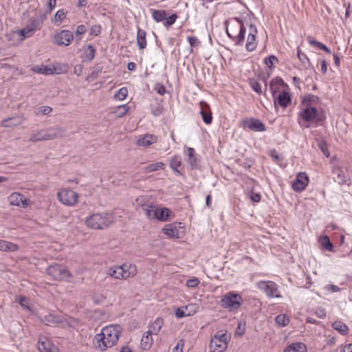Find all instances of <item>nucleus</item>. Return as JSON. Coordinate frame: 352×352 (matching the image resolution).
Segmentation results:
<instances>
[{
	"label": "nucleus",
	"instance_id": "obj_1",
	"mask_svg": "<svg viewBox=\"0 0 352 352\" xmlns=\"http://www.w3.org/2000/svg\"><path fill=\"white\" fill-rule=\"evenodd\" d=\"M119 327V326H107L102 329L101 333L95 336L94 342L101 351H105L116 344L120 336Z\"/></svg>",
	"mask_w": 352,
	"mask_h": 352
},
{
	"label": "nucleus",
	"instance_id": "obj_2",
	"mask_svg": "<svg viewBox=\"0 0 352 352\" xmlns=\"http://www.w3.org/2000/svg\"><path fill=\"white\" fill-rule=\"evenodd\" d=\"M299 116L305 121V124H301L300 121H298V124L301 126L305 128H309L311 126V123L313 124L314 127H318L322 126L326 120V116L324 112L318 113L316 107H311L309 104H306V107L302 109L300 113Z\"/></svg>",
	"mask_w": 352,
	"mask_h": 352
},
{
	"label": "nucleus",
	"instance_id": "obj_3",
	"mask_svg": "<svg viewBox=\"0 0 352 352\" xmlns=\"http://www.w3.org/2000/svg\"><path fill=\"white\" fill-rule=\"evenodd\" d=\"M231 25L228 28V21H225L226 34L236 45H242L244 43L246 29L243 20L240 17H233L230 19Z\"/></svg>",
	"mask_w": 352,
	"mask_h": 352
},
{
	"label": "nucleus",
	"instance_id": "obj_4",
	"mask_svg": "<svg viewBox=\"0 0 352 352\" xmlns=\"http://www.w3.org/2000/svg\"><path fill=\"white\" fill-rule=\"evenodd\" d=\"M65 130L63 127H49L34 131L30 138V141L37 142L41 141H49L62 138Z\"/></svg>",
	"mask_w": 352,
	"mask_h": 352
},
{
	"label": "nucleus",
	"instance_id": "obj_5",
	"mask_svg": "<svg viewBox=\"0 0 352 352\" xmlns=\"http://www.w3.org/2000/svg\"><path fill=\"white\" fill-rule=\"evenodd\" d=\"M113 219V215L107 212L96 213L86 219L88 227L94 230H104L108 228Z\"/></svg>",
	"mask_w": 352,
	"mask_h": 352
},
{
	"label": "nucleus",
	"instance_id": "obj_6",
	"mask_svg": "<svg viewBox=\"0 0 352 352\" xmlns=\"http://www.w3.org/2000/svg\"><path fill=\"white\" fill-rule=\"evenodd\" d=\"M243 302V300L239 294L230 292L223 296L220 305L230 312H236Z\"/></svg>",
	"mask_w": 352,
	"mask_h": 352
},
{
	"label": "nucleus",
	"instance_id": "obj_7",
	"mask_svg": "<svg viewBox=\"0 0 352 352\" xmlns=\"http://www.w3.org/2000/svg\"><path fill=\"white\" fill-rule=\"evenodd\" d=\"M136 267L135 265L128 266L124 264L120 266H115L107 270V274L116 279H126L135 274Z\"/></svg>",
	"mask_w": 352,
	"mask_h": 352
},
{
	"label": "nucleus",
	"instance_id": "obj_8",
	"mask_svg": "<svg viewBox=\"0 0 352 352\" xmlns=\"http://www.w3.org/2000/svg\"><path fill=\"white\" fill-rule=\"evenodd\" d=\"M46 272L54 280L69 281V278L72 277L71 272L67 268L59 264L48 266L46 268Z\"/></svg>",
	"mask_w": 352,
	"mask_h": 352
},
{
	"label": "nucleus",
	"instance_id": "obj_9",
	"mask_svg": "<svg viewBox=\"0 0 352 352\" xmlns=\"http://www.w3.org/2000/svg\"><path fill=\"white\" fill-rule=\"evenodd\" d=\"M181 224L182 223L177 221L167 224L162 229V232L169 238H182L185 234V229Z\"/></svg>",
	"mask_w": 352,
	"mask_h": 352
},
{
	"label": "nucleus",
	"instance_id": "obj_10",
	"mask_svg": "<svg viewBox=\"0 0 352 352\" xmlns=\"http://www.w3.org/2000/svg\"><path fill=\"white\" fill-rule=\"evenodd\" d=\"M228 337L226 333L218 332L214 335L210 342V348L212 352H223L228 347Z\"/></svg>",
	"mask_w": 352,
	"mask_h": 352
},
{
	"label": "nucleus",
	"instance_id": "obj_11",
	"mask_svg": "<svg viewBox=\"0 0 352 352\" xmlns=\"http://www.w3.org/2000/svg\"><path fill=\"white\" fill-rule=\"evenodd\" d=\"M258 287L261 289L263 290L270 298H282L278 290V285L273 281H260L258 283Z\"/></svg>",
	"mask_w": 352,
	"mask_h": 352
},
{
	"label": "nucleus",
	"instance_id": "obj_12",
	"mask_svg": "<svg viewBox=\"0 0 352 352\" xmlns=\"http://www.w3.org/2000/svg\"><path fill=\"white\" fill-rule=\"evenodd\" d=\"M73 33L68 30H63L57 32L53 38V43L58 46H69L74 41Z\"/></svg>",
	"mask_w": 352,
	"mask_h": 352
},
{
	"label": "nucleus",
	"instance_id": "obj_13",
	"mask_svg": "<svg viewBox=\"0 0 352 352\" xmlns=\"http://www.w3.org/2000/svg\"><path fill=\"white\" fill-rule=\"evenodd\" d=\"M244 130L250 129L255 132H263L266 131L265 125L259 119L251 118L243 120L241 124Z\"/></svg>",
	"mask_w": 352,
	"mask_h": 352
},
{
	"label": "nucleus",
	"instance_id": "obj_14",
	"mask_svg": "<svg viewBox=\"0 0 352 352\" xmlns=\"http://www.w3.org/2000/svg\"><path fill=\"white\" fill-rule=\"evenodd\" d=\"M58 197L62 204L67 206H74L77 202L78 195L71 189H65L58 193Z\"/></svg>",
	"mask_w": 352,
	"mask_h": 352
},
{
	"label": "nucleus",
	"instance_id": "obj_15",
	"mask_svg": "<svg viewBox=\"0 0 352 352\" xmlns=\"http://www.w3.org/2000/svg\"><path fill=\"white\" fill-rule=\"evenodd\" d=\"M309 182L307 175L305 172L299 173L292 182V188L296 192H301L305 189Z\"/></svg>",
	"mask_w": 352,
	"mask_h": 352
},
{
	"label": "nucleus",
	"instance_id": "obj_16",
	"mask_svg": "<svg viewBox=\"0 0 352 352\" xmlns=\"http://www.w3.org/2000/svg\"><path fill=\"white\" fill-rule=\"evenodd\" d=\"M332 173L334 175L333 179L339 185H349L351 179L345 170L340 166H335L332 169Z\"/></svg>",
	"mask_w": 352,
	"mask_h": 352
},
{
	"label": "nucleus",
	"instance_id": "obj_17",
	"mask_svg": "<svg viewBox=\"0 0 352 352\" xmlns=\"http://www.w3.org/2000/svg\"><path fill=\"white\" fill-rule=\"evenodd\" d=\"M256 26L254 24H250L247 42L245 43V49L248 52H252L256 49L257 46V42L256 41Z\"/></svg>",
	"mask_w": 352,
	"mask_h": 352
},
{
	"label": "nucleus",
	"instance_id": "obj_18",
	"mask_svg": "<svg viewBox=\"0 0 352 352\" xmlns=\"http://www.w3.org/2000/svg\"><path fill=\"white\" fill-rule=\"evenodd\" d=\"M174 217L175 214L170 209L166 207L156 206V215L155 216V220L166 222L171 220Z\"/></svg>",
	"mask_w": 352,
	"mask_h": 352
},
{
	"label": "nucleus",
	"instance_id": "obj_19",
	"mask_svg": "<svg viewBox=\"0 0 352 352\" xmlns=\"http://www.w3.org/2000/svg\"><path fill=\"white\" fill-rule=\"evenodd\" d=\"M199 105L201 108L199 113L201 116L203 121L206 124H211L212 121V116L209 104L205 101H201L199 102Z\"/></svg>",
	"mask_w": 352,
	"mask_h": 352
},
{
	"label": "nucleus",
	"instance_id": "obj_20",
	"mask_svg": "<svg viewBox=\"0 0 352 352\" xmlns=\"http://www.w3.org/2000/svg\"><path fill=\"white\" fill-rule=\"evenodd\" d=\"M274 103L276 108L277 104L283 108H286L291 102V97L289 94L286 91H283L278 96L274 98Z\"/></svg>",
	"mask_w": 352,
	"mask_h": 352
},
{
	"label": "nucleus",
	"instance_id": "obj_21",
	"mask_svg": "<svg viewBox=\"0 0 352 352\" xmlns=\"http://www.w3.org/2000/svg\"><path fill=\"white\" fill-rule=\"evenodd\" d=\"M38 349L40 352H58V349L46 338L39 339L38 342Z\"/></svg>",
	"mask_w": 352,
	"mask_h": 352
},
{
	"label": "nucleus",
	"instance_id": "obj_22",
	"mask_svg": "<svg viewBox=\"0 0 352 352\" xmlns=\"http://www.w3.org/2000/svg\"><path fill=\"white\" fill-rule=\"evenodd\" d=\"M281 86H287L280 77H276L272 79L270 82V90L273 98H275L276 93L279 91Z\"/></svg>",
	"mask_w": 352,
	"mask_h": 352
},
{
	"label": "nucleus",
	"instance_id": "obj_23",
	"mask_svg": "<svg viewBox=\"0 0 352 352\" xmlns=\"http://www.w3.org/2000/svg\"><path fill=\"white\" fill-rule=\"evenodd\" d=\"M23 123V120L19 116H12L1 120V125L3 127L16 126Z\"/></svg>",
	"mask_w": 352,
	"mask_h": 352
},
{
	"label": "nucleus",
	"instance_id": "obj_24",
	"mask_svg": "<svg viewBox=\"0 0 352 352\" xmlns=\"http://www.w3.org/2000/svg\"><path fill=\"white\" fill-rule=\"evenodd\" d=\"M182 157L179 155H175L170 161V167L177 175H183L182 167Z\"/></svg>",
	"mask_w": 352,
	"mask_h": 352
},
{
	"label": "nucleus",
	"instance_id": "obj_25",
	"mask_svg": "<svg viewBox=\"0 0 352 352\" xmlns=\"http://www.w3.org/2000/svg\"><path fill=\"white\" fill-rule=\"evenodd\" d=\"M188 159L187 162L191 166L192 169L197 168L199 166V160L197 157L195 151L193 148H188Z\"/></svg>",
	"mask_w": 352,
	"mask_h": 352
},
{
	"label": "nucleus",
	"instance_id": "obj_26",
	"mask_svg": "<svg viewBox=\"0 0 352 352\" xmlns=\"http://www.w3.org/2000/svg\"><path fill=\"white\" fill-rule=\"evenodd\" d=\"M157 140V138L152 134H146L138 140V145L141 146H150Z\"/></svg>",
	"mask_w": 352,
	"mask_h": 352
},
{
	"label": "nucleus",
	"instance_id": "obj_27",
	"mask_svg": "<svg viewBox=\"0 0 352 352\" xmlns=\"http://www.w3.org/2000/svg\"><path fill=\"white\" fill-rule=\"evenodd\" d=\"M283 352H307V346L302 342H294L285 349Z\"/></svg>",
	"mask_w": 352,
	"mask_h": 352
},
{
	"label": "nucleus",
	"instance_id": "obj_28",
	"mask_svg": "<svg viewBox=\"0 0 352 352\" xmlns=\"http://www.w3.org/2000/svg\"><path fill=\"white\" fill-rule=\"evenodd\" d=\"M146 32L140 28H138V32H137V43L138 45V47L140 50H143L146 48L147 42L146 39Z\"/></svg>",
	"mask_w": 352,
	"mask_h": 352
},
{
	"label": "nucleus",
	"instance_id": "obj_29",
	"mask_svg": "<svg viewBox=\"0 0 352 352\" xmlns=\"http://www.w3.org/2000/svg\"><path fill=\"white\" fill-rule=\"evenodd\" d=\"M152 333L147 331H146L141 340L142 348L144 350L149 349L153 343Z\"/></svg>",
	"mask_w": 352,
	"mask_h": 352
},
{
	"label": "nucleus",
	"instance_id": "obj_30",
	"mask_svg": "<svg viewBox=\"0 0 352 352\" xmlns=\"http://www.w3.org/2000/svg\"><path fill=\"white\" fill-rule=\"evenodd\" d=\"M142 209L149 220H155V216L156 215V206L149 204L143 205Z\"/></svg>",
	"mask_w": 352,
	"mask_h": 352
},
{
	"label": "nucleus",
	"instance_id": "obj_31",
	"mask_svg": "<svg viewBox=\"0 0 352 352\" xmlns=\"http://www.w3.org/2000/svg\"><path fill=\"white\" fill-rule=\"evenodd\" d=\"M164 324V320L162 318H157L149 327L148 331L152 334L157 335L161 330Z\"/></svg>",
	"mask_w": 352,
	"mask_h": 352
},
{
	"label": "nucleus",
	"instance_id": "obj_32",
	"mask_svg": "<svg viewBox=\"0 0 352 352\" xmlns=\"http://www.w3.org/2000/svg\"><path fill=\"white\" fill-rule=\"evenodd\" d=\"M151 12L153 19L157 23L162 22L166 19V11L165 10L151 9Z\"/></svg>",
	"mask_w": 352,
	"mask_h": 352
},
{
	"label": "nucleus",
	"instance_id": "obj_33",
	"mask_svg": "<svg viewBox=\"0 0 352 352\" xmlns=\"http://www.w3.org/2000/svg\"><path fill=\"white\" fill-rule=\"evenodd\" d=\"M195 305H189L185 307H179L175 311V316L177 318H182L186 316H192L194 314H195L196 311L194 310L192 312H188L187 314L185 313L184 310H188V309L191 308L192 307H194Z\"/></svg>",
	"mask_w": 352,
	"mask_h": 352
},
{
	"label": "nucleus",
	"instance_id": "obj_34",
	"mask_svg": "<svg viewBox=\"0 0 352 352\" xmlns=\"http://www.w3.org/2000/svg\"><path fill=\"white\" fill-rule=\"evenodd\" d=\"M42 321L45 322L47 325L58 324L62 322V320L60 316L52 314L45 316Z\"/></svg>",
	"mask_w": 352,
	"mask_h": 352
},
{
	"label": "nucleus",
	"instance_id": "obj_35",
	"mask_svg": "<svg viewBox=\"0 0 352 352\" xmlns=\"http://www.w3.org/2000/svg\"><path fill=\"white\" fill-rule=\"evenodd\" d=\"M23 195L19 192H14L11 194L8 197L10 204L13 206L21 207V202H23Z\"/></svg>",
	"mask_w": 352,
	"mask_h": 352
},
{
	"label": "nucleus",
	"instance_id": "obj_36",
	"mask_svg": "<svg viewBox=\"0 0 352 352\" xmlns=\"http://www.w3.org/2000/svg\"><path fill=\"white\" fill-rule=\"evenodd\" d=\"M18 246L12 243L0 240V250L5 252H14L17 250Z\"/></svg>",
	"mask_w": 352,
	"mask_h": 352
},
{
	"label": "nucleus",
	"instance_id": "obj_37",
	"mask_svg": "<svg viewBox=\"0 0 352 352\" xmlns=\"http://www.w3.org/2000/svg\"><path fill=\"white\" fill-rule=\"evenodd\" d=\"M332 327L338 331V332H340L342 335L343 336H345L349 332V327L348 326L341 322V321H335L333 324H332Z\"/></svg>",
	"mask_w": 352,
	"mask_h": 352
},
{
	"label": "nucleus",
	"instance_id": "obj_38",
	"mask_svg": "<svg viewBox=\"0 0 352 352\" xmlns=\"http://www.w3.org/2000/svg\"><path fill=\"white\" fill-rule=\"evenodd\" d=\"M164 168V164L162 162L150 164L144 168V172L149 173L158 170H163Z\"/></svg>",
	"mask_w": 352,
	"mask_h": 352
},
{
	"label": "nucleus",
	"instance_id": "obj_39",
	"mask_svg": "<svg viewBox=\"0 0 352 352\" xmlns=\"http://www.w3.org/2000/svg\"><path fill=\"white\" fill-rule=\"evenodd\" d=\"M320 243L324 250L329 252H332L333 250V245L331 242L329 237L328 236L324 235L322 236L320 239Z\"/></svg>",
	"mask_w": 352,
	"mask_h": 352
},
{
	"label": "nucleus",
	"instance_id": "obj_40",
	"mask_svg": "<svg viewBox=\"0 0 352 352\" xmlns=\"http://www.w3.org/2000/svg\"><path fill=\"white\" fill-rule=\"evenodd\" d=\"M275 321L279 327H285L288 324L289 319L285 314H279L276 317Z\"/></svg>",
	"mask_w": 352,
	"mask_h": 352
},
{
	"label": "nucleus",
	"instance_id": "obj_41",
	"mask_svg": "<svg viewBox=\"0 0 352 352\" xmlns=\"http://www.w3.org/2000/svg\"><path fill=\"white\" fill-rule=\"evenodd\" d=\"M52 111V108L50 106H42L36 108L34 113L36 116L38 115H48Z\"/></svg>",
	"mask_w": 352,
	"mask_h": 352
},
{
	"label": "nucleus",
	"instance_id": "obj_42",
	"mask_svg": "<svg viewBox=\"0 0 352 352\" xmlns=\"http://www.w3.org/2000/svg\"><path fill=\"white\" fill-rule=\"evenodd\" d=\"M34 32L27 26L18 32L19 35L21 36V40H24L26 38L32 36L34 34Z\"/></svg>",
	"mask_w": 352,
	"mask_h": 352
},
{
	"label": "nucleus",
	"instance_id": "obj_43",
	"mask_svg": "<svg viewBox=\"0 0 352 352\" xmlns=\"http://www.w3.org/2000/svg\"><path fill=\"white\" fill-rule=\"evenodd\" d=\"M95 53L94 47L91 44L88 45L85 50L86 58L88 62H91L94 59Z\"/></svg>",
	"mask_w": 352,
	"mask_h": 352
},
{
	"label": "nucleus",
	"instance_id": "obj_44",
	"mask_svg": "<svg viewBox=\"0 0 352 352\" xmlns=\"http://www.w3.org/2000/svg\"><path fill=\"white\" fill-rule=\"evenodd\" d=\"M320 100V98L317 96H315V95H313V94H307L306 95L302 100V104L308 102L310 105V104H318V102Z\"/></svg>",
	"mask_w": 352,
	"mask_h": 352
},
{
	"label": "nucleus",
	"instance_id": "obj_45",
	"mask_svg": "<svg viewBox=\"0 0 352 352\" xmlns=\"http://www.w3.org/2000/svg\"><path fill=\"white\" fill-rule=\"evenodd\" d=\"M32 70L34 72H37L38 74H52L53 71L51 68H49L47 66H42V67H34Z\"/></svg>",
	"mask_w": 352,
	"mask_h": 352
},
{
	"label": "nucleus",
	"instance_id": "obj_46",
	"mask_svg": "<svg viewBox=\"0 0 352 352\" xmlns=\"http://www.w3.org/2000/svg\"><path fill=\"white\" fill-rule=\"evenodd\" d=\"M128 95V89L126 87L120 88L115 94V98L119 100H123Z\"/></svg>",
	"mask_w": 352,
	"mask_h": 352
},
{
	"label": "nucleus",
	"instance_id": "obj_47",
	"mask_svg": "<svg viewBox=\"0 0 352 352\" xmlns=\"http://www.w3.org/2000/svg\"><path fill=\"white\" fill-rule=\"evenodd\" d=\"M251 88L256 92L258 95L262 94V89L261 84L255 80H251L250 82Z\"/></svg>",
	"mask_w": 352,
	"mask_h": 352
},
{
	"label": "nucleus",
	"instance_id": "obj_48",
	"mask_svg": "<svg viewBox=\"0 0 352 352\" xmlns=\"http://www.w3.org/2000/svg\"><path fill=\"white\" fill-rule=\"evenodd\" d=\"M297 56L302 63L304 64L305 63V62H307L309 65H311V62L305 53L301 52V50L299 48H298L297 50Z\"/></svg>",
	"mask_w": 352,
	"mask_h": 352
},
{
	"label": "nucleus",
	"instance_id": "obj_49",
	"mask_svg": "<svg viewBox=\"0 0 352 352\" xmlns=\"http://www.w3.org/2000/svg\"><path fill=\"white\" fill-rule=\"evenodd\" d=\"M177 19V15L175 13L171 14L168 17L166 16V19H165L166 21L164 23V26L166 28L171 26L172 25H173L175 23Z\"/></svg>",
	"mask_w": 352,
	"mask_h": 352
},
{
	"label": "nucleus",
	"instance_id": "obj_50",
	"mask_svg": "<svg viewBox=\"0 0 352 352\" xmlns=\"http://www.w3.org/2000/svg\"><path fill=\"white\" fill-rule=\"evenodd\" d=\"M67 14V11H65L63 9L58 10L54 16V18L56 21H58L59 22H62L63 19L65 18L66 15Z\"/></svg>",
	"mask_w": 352,
	"mask_h": 352
},
{
	"label": "nucleus",
	"instance_id": "obj_51",
	"mask_svg": "<svg viewBox=\"0 0 352 352\" xmlns=\"http://www.w3.org/2000/svg\"><path fill=\"white\" fill-rule=\"evenodd\" d=\"M274 62H278V58L274 55H270L264 59V63L270 68L273 66Z\"/></svg>",
	"mask_w": 352,
	"mask_h": 352
},
{
	"label": "nucleus",
	"instance_id": "obj_52",
	"mask_svg": "<svg viewBox=\"0 0 352 352\" xmlns=\"http://www.w3.org/2000/svg\"><path fill=\"white\" fill-rule=\"evenodd\" d=\"M41 22L38 19L32 20L28 25V28H30L34 32L36 30L40 29Z\"/></svg>",
	"mask_w": 352,
	"mask_h": 352
},
{
	"label": "nucleus",
	"instance_id": "obj_53",
	"mask_svg": "<svg viewBox=\"0 0 352 352\" xmlns=\"http://www.w3.org/2000/svg\"><path fill=\"white\" fill-rule=\"evenodd\" d=\"M307 41H308V43H309L311 45H312V46H314V47H316V48H318V49H320V50H321V49H322V46H323V45H324V43H321V42H319V41H318L315 40L314 38H312V37H311V36H308V37H307Z\"/></svg>",
	"mask_w": 352,
	"mask_h": 352
},
{
	"label": "nucleus",
	"instance_id": "obj_54",
	"mask_svg": "<svg viewBox=\"0 0 352 352\" xmlns=\"http://www.w3.org/2000/svg\"><path fill=\"white\" fill-rule=\"evenodd\" d=\"M129 109V107L126 104L124 105H120L118 107V114L119 117H123L125 116L128 111Z\"/></svg>",
	"mask_w": 352,
	"mask_h": 352
},
{
	"label": "nucleus",
	"instance_id": "obj_55",
	"mask_svg": "<svg viewBox=\"0 0 352 352\" xmlns=\"http://www.w3.org/2000/svg\"><path fill=\"white\" fill-rule=\"evenodd\" d=\"M101 26L100 25H94L91 26L89 34L94 36H98L101 33Z\"/></svg>",
	"mask_w": 352,
	"mask_h": 352
},
{
	"label": "nucleus",
	"instance_id": "obj_56",
	"mask_svg": "<svg viewBox=\"0 0 352 352\" xmlns=\"http://www.w3.org/2000/svg\"><path fill=\"white\" fill-rule=\"evenodd\" d=\"M154 90L161 96H163L166 93V87L161 83L155 84Z\"/></svg>",
	"mask_w": 352,
	"mask_h": 352
},
{
	"label": "nucleus",
	"instance_id": "obj_57",
	"mask_svg": "<svg viewBox=\"0 0 352 352\" xmlns=\"http://www.w3.org/2000/svg\"><path fill=\"white\" fill-rule=\"evenodd\" d=\"M249 197L252 201L256 203L260 202L261 199V195L258 192H254V190H251L249 195Z\"/></svg>",
	"mask_w": 352,
	"mask_h": 352
},
{
	"label": "nucleus",
	"instance_id": "obj_58",
	"mask_svg": "<svg viewBox=\"0 0 352 352\" xmlns=\"http://www.w3.org/2000/svg\"><path fill=\"white\" fill-rule=\"evenodd\" d=\"M200 281L197 278L188 279L186 281V286L190 288H194L199 284Z\"/></svg>",
	"mask_w": 352,
	"mask_h": 352
},
{
	"label": "nucleus",
	"instance_id": "obj_59",
	"mask_svg": "<svg viewBox=\"0 0 352 352\" xmlns=\"http://www.w3.org/2000/svg\"><path fill=\"white\" fill-rule=\"evenodd\" d=\"M269 155L276 162L283 160V157L278 155L275 149L271 150L269 152Z\"/></svg>",
	"mask_w": 352,
	"mask_h": 352
},
{
	"label": "nucleus",
	"instance_id": "obj_60",
	"mask_svg": "<svg viewBox=\"0 0 352 352\" xmlns=\"http://www.w3.org/2000/svg\"><path fill=\"white\" fill-rule=\"evenodd\" d=\"M184 346V340L180 339L177 345L173 348V352H183V347Z\"/></svg>",
	"mask_w": 352,
	"mask_h": 352
},
{
	"label": "nucleus",
	"instance_id": "obj_61",
	"mask_svg": "<svg viewBox=\"0 0 352 352\" xmlns=\"http://www.w3.org/2000/svg\"><path fill=\"white\" fill-rule=\"evenodd\" d=\"M319 148H320L324 155H325L327 157H329L330 156V152L327 146V144L324 142L320 143L319 144Z\"/></svg>",
	"mask_w": 352,
	"mask_h": 352
},
{
	"label": "nucleus",
	"instance_id": "obj_62",
	"mask_svg": "<svg viewBox=\"0 0 352 352\" xmlns=\"http://www.w3.org/2000/svg\"><path fill=\"white\" fill-rule=\"evenodd\" d=\"M87 31L86 26L85 25H79L76 30V36L84 34Z\"/></svg>",
	"mask_w": 352,
	"mask_h": 352
},
{
	"label": "nucleus",
	"instance_id": "obj_63",
	"mask_svg": "<svg viewBox=\"0 0 352 352\" xmlns=\"http://www.w3.org/2000/svg\"><path fill=\"white\" fill-rule=\"evenodd\" d=\"M316 314L320 318H324L326 317V310L322 307H318L316 309Z\"/></svg>",
	"mask_w": 352,
	"mask_h": 352
},
{
	"label": "nucleus",
	"instance_id": "obj_64",
	"mask_svg": "<svg viewBox=\"0 0 352 352\" xmlns=\"http://www.w3.org/2000/svg\"><path fill=\"white\" fill-rule=\"evenodd\" d=\"M188 41L191 47H195L200 43L198 38H197L195 36H188Z\"/></svg>",
	"mask_w": 352,
	"mask_h": 352
}]
</instances>
